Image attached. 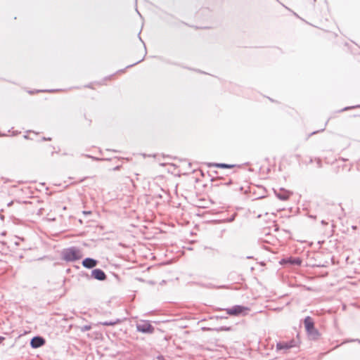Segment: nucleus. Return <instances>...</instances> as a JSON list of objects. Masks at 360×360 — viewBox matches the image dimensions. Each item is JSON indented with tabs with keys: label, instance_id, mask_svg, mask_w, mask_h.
Wrapping results in <instances>:
<instances>
[{
	"label": "nucleus",
	"instance_id": "obj_1",
	"mask_svg": "<svg viewBox=\"0 0 360 360\" xmlns=\"http://www.w3.org/2000/svg\"><path fill=\"white\" fill-rule=\"evenodd\" d=\"M63 256L64 259L66 261H75L78 260L82 257V254L77 248L72 247L68 249L64 250L63 252Z\"/></svg>",
	"mask_w": 360,
	"mask_h": 360
},
{
	"label": "nucleus",
	"instance_id": "obj_2",
	"mask_svg": "<svg viewBox=\"0 0 360 360\" xmlns=\"http://www.w3.org/2000/svg\"><path fill=\"white\" fill-rule=\"evenodd\" d=\"M304 323L306 330L307 331V333H308L309 335L311 337V338H312V339L316 338L319 333H318V331L316 330V329L314 328V322H313L312 319L309 316H307V318H305Z\"/></svg>",
	"mask_w": 360,
	"mask_h": 360
},
{
	"label": "nucleus",
	"instance_id": "obj_3",
	"mask_svg": "<svg viewBox=\"0 0 360 360\" xmlns=\"http://www.w3.org/2000/svg\"><path fill=\"white\" fill-rule=\"evenodd\" d=\"M249 310L250 309L246 307L236 305L232 308L228 309L226 311L229 315L238 316L247 314Z\"/></svg>",
	"mask_w": 360,
	"mask_h": 360
},
{
	"label": "nucleus",
	"instance_id": "obj_4",
	"mask_svg": "<svg viewBox=\"0 0 360 360\" xmlns=\"http://www.w3.org/2000/svg\"><path fill=\"white\" fill-rule=\"evenodd\" d=\"M136 329L143 333H153L154 331V328L148 321L138 323L136 324Z\"/></svg>",
	"mask_w": 360,
	"mask_h": 360
},
{
	"label": "nucleus",
	"instance_id": "obj_5",
	"mask_svg": "<svg viewBox=\"0 0 360 360\" xmlns=\"http://www.w3.org/2000/svg\"><path fill=\"white\" fill-rule=\"evenodd\" d=\"M45 344V340L41 337H34L31 340L30 345L32 348H38Z\"/></svg>",
	"mask_w": 360,
	"mask_h": 360
},
{
	"label": "nucleus",
	"instance_id": "obj_6",
	"mask_svg": "<svg viewBox=\"0 0 360 360\" xmlns=\"http://www.w3.org/2000/svg\"><path fill=\"white\" fill-rule=\"evenodd\" d=\"M275 193H276V196L278 197V198H279L282 200H287L289 198V196L290 195V191L283 189V188H281L278 191H275Z\"/></svg>",
	"mask_w": 360,
	"mask_h": 360
},
{
	"label": "nucleus",
	"instance_id": "obj_7",
	"mask_svg": "<svg viewBox=\"0 0 360 360\" xmlns=\"http://www.w3.org/2000/svg\"><path fill=\"white\" fill-rule=\"evenodd\" d=\"M91 276L94 278L99 280V281H103L105 279V277H106L105 273L99 269L93 270L91 272Z\"/></svg>",
	"mask_w": 360,
	"mask_h": 360
},
{
	"label": "nucleus",
	"instance_id": "obj_8",
	"mask_svg": "<svg viewBox=\"0 0 360 360\" xmlns=\"http://www.w3.org/2000/svg\"><path fill=\"white\" fill-rule=\"evenodd\" d=\"M82 264L84 267L91 269L97 265V261L91 258H86L83 260Z\"/></svg>",
	"mask_w": 360,
	"mask_h": 360
},
{
	"label": "nucleus",
	"instance_id": "obj_9",
	"mask_svg": "<svg viewBox=\"0 0 360 360\" xmlns=\"http://www.w3.org/2000/svg\"><path fill=\"white\" fill-rule=\"evenodd\" d=\"M293 347V345L292 342H278L276 345V349L278 350L281 349H288Z\"/></svg>",
	"mask_w": 360,
	"mask_h": 360
},
{
	"label": "nucleus",
	"instance_id": "obj_10",
	"mask_svg": "<svg viewBox=\"0 0 360 360\" xmlns=\"http://www.w3.org/2000/svg\"><path fill=\"white\" fill-rule=\"evenodd\" d=\"M216 167H220V168H230L232 166L229 165H226V164H217Z\"/></svg>",
	"mask_w": 360,
	"mask_h": 360
},
{
	"label": "nucleus",
	"instance_id": "obj_11",
	"mask_svg": "<svg viewBox=\"0 0 360 360\" xmlns=\"http://www.w3.org/2000/svg\"><path fill=\"white\" fill-rule=\"evenodd\" d=\"M100 324L103 325V326H113L115 324V322L105 321V322L100 323Z\"/></svg>",
	"mask_w": 360,
	"mask_h": 360
},
{
	"label": "nucleus",
	"instance_id": "obj_12",
	"mask_svg": "<svg viewBox=\"0 0 360 360\" xmlns=\"http://www.w3.org/2000/svg\"><path fill=\"white\" fill-rule=\"evenodd\" d=\"M91 329V326H84L82 327V331H86V330H89Z\"/></svg>",
	"mask_w": 360,
	"mask_h": 360
},
{
	"label": "nucleus",
	"instance_id": "obj_13",
	"mask_svg": "<svg viewBox=\"0 0 360 360\" xmlns=\"http://www.w3.org/2000/svg\"><path fill=\"white\" fill-rule=\"evenodd\" d=\"M293 263L297 264H300V261L299 259H296L293 262Z\"/></svg>",
	"mask_w": 360,
	"mask_h": 360
},
{
	"label": "nucleus",
	"instance_id": "obj_14",
	"mask_svg": "<svg viewBox=\"0 0 360 360\" xmlns=\"http://www.w3.org/2000/svg\"><path fill=\"white\" fill-rule=\"evenodd\" d=\"M321 224H327V223H326V222H325L324 221H321Z\"/></svg>",
	"mask_w": 360,
	"mask_h": 360
},
{
	"label": "nucleus",
	"instance_id": "obj_15",
	"mask_svg": "<svg viewBox=\"0 0 360 360\" xmlns=\"http://www.w3.org/2000/svg\"><path fill=\"white\" fill-rule=\"evenodd\" d=\"M159 360H162V357H158Z\"/></svg>",
	"mask_w": 360,
	"mask_h": 360
}]
</instances>
